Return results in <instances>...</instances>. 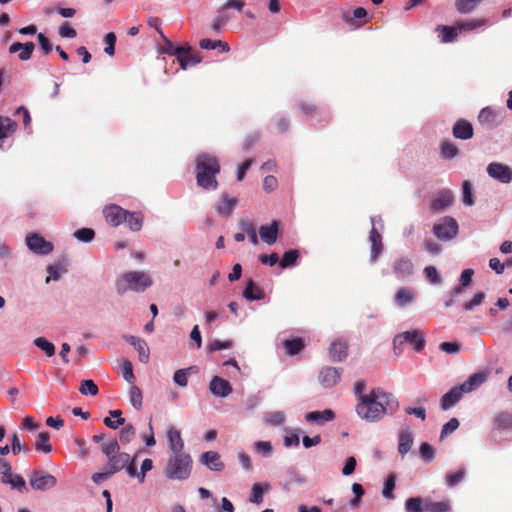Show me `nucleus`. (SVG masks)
Segmentation results:
<instances>
[{
  "instance_id": "1a4fd4ad",
  "label": "nucleus",
  "mask_w": 512,
  "mask_h": 512,
  "mask_svg": "<svg viewBox=\"0 0 512 512\" xmlns=\"http://www.w3.org/2000/svg\"><path fill=\"white\" fill-rule=\"evenodd\" d=\"M26 244L31 251L41 255H47L53 250V244L37 233L28 235Z\"/></svg>"
},
{
  "instance_id": "0e129e2a",
  "label": "nucleus",
  "mask_w": 512,
  "mask_h": 512,
  "mask_svg": "<svg viewBox=\"0 0 512 512\" xmlns=\"http://www.w3.org/2000/svg\"><path fill=\"white\" fill-rule=\"evenodd\" d=\"M264 487L261 483H255L252 487V495L250 501L255 504H260L263 501Z\"/></svg>"
},
{
  "instance_id": "bb28decb",
  "label": "nucleus",
  "mask_w": 512,
  "mask_h": 512,
  "mask_svg": "<svg viewBox=\"0 0 512 512\" xmlns=\"http://www.w3.org/2000/svg\"><path fill=\"white\" fill-rule=\"evenodd\" d=\"M435 32L438 34L442 43H452L458 38V30L455 26L438 25L435 28Z\"/></svg>"
},
{
  "instance_id": "de8ad7c7",
  "label": "nucleus",
  "mask_w": 512,
  "mask_h": 512,
  "mask_svg": "<svg viewBox=\"0 0 512 512\" xmlns=\"http://www.w3.org/2000/svg\"><path fill=\"white\" fill-rule=\"evenodd\" d=\"M34 345L43 350L48 357L55 355V346L44 337H38L33 341Z\"/></svg>"
},
{
  "instance_id": "a19ab883",
  "label": "nucleus",
  "mask_w": 512,
  "mask_h": 512,
  "mask_svg": "<svg viewBox=\"0 0 512 512\" xmlns=\"http://www.w3.org/2000/svg\"><path fill=\"white\" fill-rule=\"evenodd\" d=\"M199 46L201 49L206 50H212L219 47L222 53L228 52L230 50L229 45L221 40L202 39L199 42Z\"/></svg>"
},
{
  "instance_id": "72a5a7b5",
  "label": "nucleus",
  "mask_w": 512,
  "mask_h": 512,
  "mask_svg": "<svg viewBox=\"0 0 512 512\" xmlns=\"http://www.w3.org/2000/svg\"><path fill=\"white\" fill-rule=\"evenodd\" d=\"M413 435L409 430H403L399 434L398 451L402 456H405L412 448Z\"/></svg>"
},
{
  "instance_id": "2f4dec72",
  "label": "nucleus",
  "mask_w": 512,
  "mask_h": 512,
  "mask_svg": "<svg viewBox=\"0 0 512 512\" xmlns=\"http://www.w3.org/2000/svg\"><path fill=\"white\" fill-rule=\"evenodd\" d=\"M347 350L346 341L336 340L331 344L329 353L333 361H342L347 357Z\"/></svg>"
},
{
  "instance_id": "c9c22d12",
  "label": "nucleus",
  "mask_w": 512,
  "mask_h": 512,
  "mask_svg": "<svg viewBox=\"0 0 512 512\" xmlns=\"http://www.w3.org/2000/svg\"><path fill=\"white\" fill-rule=\"evenodd\" d=\"M283 346L288 355H296L304 349L305 344L302 338L296 337L293 339H287L283 342Z\"/></svg>"
},
{
  "instance_id": "4468645a",
  "label": "nucleus",
  "mask_w": 512,
  "mask_h": 512,
  "mask_svg": "<svg viewBox=\"0 0 512 512\" xmlns=\"http://www.w3.org/2000/svg\"><path fill=\"white\" fill-rule=\"evenodd\" d=\"M166 437L171 454L185 452L184 440L179 429L169 426L166 432Z\"/></svg>"
},
{
  "instance_id": "e2e57ef3",
  "label": "nucleus",
  "mask_w": 512,
  "mask_h": 512,
  "mask_svg": "<svg viewBox=\"0 0 512 512\" xmlns=\"http://www.w3.org/2000/svg\"><path fill=\"white\" fill-rule=\"evenodd\" d=\"M459 427V421L457 418H451L444 426L442 427L440 440H443L449 434L453 433Z\"/></svg>"
},
{
  "instance_id": "603ef678",
  "label": "nucleus",
  "mask_w": 512,
  "mask_h": 512,
  "mask_svg": "<svg viewBox=\"0 0 512 512\" xmlns=\"http://www.w3.org/2000/svg\"><path fill=\"white\" fill-rule=\"evenodd\" d=\"M396 302L400 306L409 304L413 299V292L408 288H401L395 296Z\"/></svg>"
},
{
  "instance_id": "c03bdc74",
  "label": "nucleus",
  "mask_w": 512,
  "mask_h": 512,
  "mask_svg": "<svg viewBox=\"0 0 512 512\" xmlns=\"http://www.w3.org/2000/svg\"><path fill=\"white\" fill-rule=\"evenodd\" d=\"M473 274V269H465L462 271L460 276V286H457L452 290V296L461 293L463 291V287L468 286L471 283Z\"/></svg>"
},
{
  "instance_id": "39448f33",
  "label": "nucleus",
  "mask_w": 512,
  "mask_h": 512,
  "mask_svg": "<svg viewBox=\"0 0 512 512\" xmlns=\"http://www.w3.org/2000/svg\"><path fill=\"white\" fill-rule=\"evenodd\" d=\"M152 285L148 274L141 271H130L121 275L116 281V291L119 295L128 290L142 292Z\"/></svg>"
},
{
  "instance_id": "5fc2aeb1",
  "label": "nucleus",
  "mask_w": 512,
  "mask_h": 512,
  "mask_svg": "<svg viewBox=\"0 0 512 512\" xmlns=\"http://www.w3.org/2000/svg\"><path fill=\"white\" fill-rule=\"evenodd\" d=\"M194 367H189V368H185V369H179L177 370L175 373H174V376H173V380L174 382L181 386V387H185L187 386V383H188V376L190 374V372L193 370Z\"/></svg>"
},
{
  "instance_id": "a18cd8bd",
  "label": "nucleus",
  "mask_w": 512,
  "mask_h": 512,
  "mask_svg": "<svg viewBox=\"0 0 512 512\" xmlns=\"http://www.w3.org/2000/svg\"><path fill=\"white\" fill-rule=\"evenodd\" d=\"M136 436V429L132 424L125 425L119 432V440L122 444L130 443Z\"/></svg>"
},
{
  "instance_id": "f257e3e1",
  "label": "nucleus",
  "mask_w": 512,
  "mask_h": 512,
  "mask_svg": "<svg viewBox=\"0 0 512 512\" xmlns=\"http://www.w3.org/2000/svg\"><path fill=\"white\" fill-rule=\"evenodd\" d=\"M399 408L397 399L381 388L372 389L356 405L357 415L368 422H376L386 414H394Z\"/></svg>"
},
{
  "instance_id": "a211bd4d",
  "label": "nucleus",
  "mask_w": 512,
  "mask_h": 512,
  "mask_svg": "<svg viewBox=\"0 0 512 512\" xmlns=\"http://www.w3.org/2000/svg\"><path fill=\"white\" fill-rule=\"evenodd\" d=\"M153 462L151 459L146 458L142 461L140 472H137L136 468V457L132 458V463L128 466L127 474L130 477H136L140 483L145 481L146 473L152 470Z\"/></svg>"
},
{
  "instance_id": "49530a36",
  "label": "nucleus",
  "mask_w": 512,
  "mask_h": 512,
  "mask_svg": "<svg viewBox=\"0 0 512 512\" xmlns=\"http://www.w3.org/2000/svg\"><path fill=\"white\" fill-rule=\"evenodd\" d=\"M486 24L485 19H472L469 21H462L456 24L458 31H470L482 27Z\"/></svg>"
},
{
  "instance_id": "a878e982",
  "label": "nucleus",
  "mask_w": 512,
  "mask_h": 512,
  "mask_svg": "<svg viewBox=\"0 0 512 512\" xmlns=\"http://www.w3.org/2000/svg\"><path fill=\"white\" fill-rule=\"evenodd\" d=\"M279 225L277 221H272L270 225H263L259 228V234L266 244L273 245L277 241Z\"/></svg>"
},
{
  "instance_id": "ea45409f",
  "label": "nucleus",
  "mask_w": 512,
  "mask_h": 512,
  "mask_svg": "<svg viewBox=\"0 0 512 512\" xmlns=\"http://www.w3.org/2000/svg\"><path fill=\"white\" fill-rule=\"evenodd\" d=\"M426 512H448L450 510V502L448 500L434 502L431 499H425Z\"/></svg>"
},
{
  "instance_id": "09e8293b",
  "label": "nucleus",
  "mask_w": 512,
  "mask_h": 512,
  "mask_svg": "<svg viewBox=\"0 0 512 512\" xmlns=\"http://www.w3.org/2000/svg\"><path fill=\"white\" fill-rule=\"evenodd\" d=\"M130 403L136 409L140 410L143 403L142 391L137 386H132L129 391Z\"/></svg>"
},
{
  "instance_id": "13d9d810",
  "label": "nucleus",
  "mask_w": 512,
  "mask_h": 512,
  "mask_svg": "<svg viewBox=\"0 0 512 512\" xmlns=\"http://www.w3.org/2000/svg\"><path fill=\"white\" fill-rule=\"evenodd\" d=\"M79 391L83 395L95 396V395H97L99 390H98L97 385L94 383V381L89 379V380H84L81 382Z\"/></svg>"
},
{
  "instance_id": "b1692460",
  "label": "nucleus",
  "mask_w": 512,
  "mask_h": 512,
  "mask_svg": "<svg viewBox=\"0 0 512 512\" xmlns=\"http://www.w3.org/2000/svg\"><path fill=\"white\" fill-rule=\"evenodd\" d=\"M34 49H35V45L33 42H26V43L15 42L10 45L9 52L11 54L19 52L18 58L21 61H27L31 58Z\"/></svg>"
},
{
  "instance_id": "4be33fe9",
  "label": "nucleus",
  "mask_w": 512,
  "mask_h": 512,
  "mask_svg": "<svg viewBox=\"0 0 512 512\" xmlns=\"http://www.w3.org/2000/svg\"><path fill=\"white\" fill-rule=\"evenodd\" d=\"M452 134L455 138L461 140H468L473 137L474 131L472 124L465 120L459 119L455 122L452 128Z\"/></svg>"
},
{
  "instance_id": "cd10ccee",
  "label": "nucleus",
  "mask_w": 512,
  "mask_h": 512,
  "mask_svg": "<svg viewBox=\"0 0 512 512\" xmlns=\"http://www.w3.org/2000/svg\"><path fill=\"white\" fill-rule=\"evenodd\" d=\"M243 297L248 301L262 300L265 297V292L250 279L243 290Z\"/></svg>"
},
{
  "instance_id": "6e6d98bb",
  "label": "nucleus",
  "mask_w": 512,
  "mask_h": 512,
  "mask_svg": "<svg viewBox=\"0 0 512 512\" xmlns=\"http://www.w3.org/2000/svg\"><path fill=\"white\" fill-rule=\"evenodd\" d=\"M285 418V414L281 411L270 412L265 415V421L271 426L283 425Z\"/></svg>"
},
{
  "instance_id": "7ed1b4c3",
  "label": "nucleus",
  "mask_w": 512,
  "mask_h": 512,
  "mask_svg": "<svg viewBox=\"0 0 512 512\" xmlns=\"http://www.w3.org/2000/svg\"><path fill=\"white\" fill-rule=\"evenodd\" d=\"M101 452L107 457L108 469L117 473L123 469H128L132 463V458L128 453L120 451V445L117 440L109 439L100 444Z\"/></svg>"
},
{
  "instance_id": "79ce46f5",
  "label": "nucleus",
  "mask_w": 512,
  "mask_h": 512,
  "mask_svg": "<svg viewBox=\"0 0 512 512\" xmlns=\"http://www.w3.org/2000/svg\"><path fill=\"white\" fill-rule=\"evenodd\" d=\"M483 0H456L455 7L460 14H468L476 9Z\"/></svg>"
},
{
  "instance_id": "412c9836",
  "label": "nucleus",
  "mask_w": 512,
  "mask_h": 512,
  "mask_svg": "<svg viewBox=\"0 0 512 512\" xmlns=\"http://www.w3.org/2000/svg\"><path fill=\"white\" fill-rule=\"evenodd\" d=\"M341 372L334 367H325L320 371L319 382L325 388H331L337 384L340 379Z\"/></svg>"
},
{
  "instance_id": "338daca9",
  "label": "nucleus",
  "mask_w": 512,
  "mask_h": 512,
  "mask_svg": "<svg viewBox=\"0 0 512 512\" xmlns=\"http://www.w3.org/2000/svg\"><path fill=\"white\" fill-rule=\"evenodd\" d=\"M122 375L124 379L130 384H132L135 381L133 366L129 360H123L122 362Z\"/></svg>"
},
{
  "instance_id": "5701e85b",
  "label": "nucleus",
  "mask_w": 512,
  "mask_h": 512,
  "mask_svg": "<svg viewBox=\"0 0 512 512\" xmlns=\"http://www.w3.org/2000/svg\"><path fill=\"white\" fill-rule=\"evenodd\" d=\"M200 462L212 471H222L224 469V463L221 461L219 453L215 451L203 453L200 457Z\"/></svg>"
},
{
  "instance_id": "aec40b11",
  "label": "nucleus",
  "mask_w": 512,
  "mask_h": 512,
  "mask_svg": "<svg viewBox=\"0 0 512 512\" xmlns=\"http://www.w3.org/2000/svg\"><path fill=\"white\" fill-rule=\"evenodd\" d=\"M392 269L398 278H405L413 274L414 265L411 259L400 257L393 262Z\"/></svg>"
},
{
  "instance_id": "423d86ee",
  "label": "nucleus",
  "mask_w": 512,
  "mask_h": 512,
  "mask_svg": "<svg viewBox=\"0 0 512 512\" xmlns=\"http://www.w3.org/2000/svg\"><path fill=\"white\" fill-rule=\"evenodd\" d=\"M434 235L441 241H449L454 239L458 234V223L450 217H443L438 223L433 226Z\"/></svg>"
},
{
  "instance_id": "2eb2a0df",
  "label": "nucleus",
  "mask_w": 512,
  "mask_h": 512,
  "mask_svg": "<svg viewBox=\"0 0 512 512\" xmlns=\"http://www.w3.org/2000/svg\"><path fill=\"white\" fill-rule=\"evenodd\" d=\"M183 51L176 58L181 69L186 70L188 67L195 66L201 62V57L198 54L192 53V47L189 43L183 44Z\"/></svg>"
},
{
  "instance_id": "f8f14e48",
  "label": "nucleus",
  "mask_w": 512,
  "mask_h": 512,
  "mask_svg": "<svg viewBox=\"0 0 512 512\" xmlns=\"http://www.w3.org/2000/svg\"><path fill=\"white\" fill-rule=\"evenodd\" d=\"M103 215L108 224L117 227L124 222L127 210L116 204H111L103 209Z\"/></svg>"
},
{
  "instance_id": "e433bc0d",
  "label": "nucleus",
  "mask_w": 512,
  "mask_h": 512,
  "mask_svg": "<svg viewBox=\"0 0 512 512\" xmlns=\"http://www.w3.org/2000/svg\"><path fill=\"white\" fill-rule=\"evenodd\" d=\"M50 434L48 431H42L38 434L37 440L35 442V449L37 451L48 454L52 451V446L50 444Z\"/></svg>"
},
{
  "instance_id": "c85d7f7f",
  "label": "nucleus",
  "mask_w": 512,
  "mask_h": 512,
  "mask_svg": "<svg viewBox=\"0 0 512 512\" xmlns=\"http://www.w3.org/2000/svg\"><path fill=\"white\" fill-rule=\"evenodd\" d=\"M306 421L315 424H322L323 422H329L335 419V413L326 409L324 411H312L305 415Z\"/></svg>"
},
{
  "instance_id": "58836bf2",
  "label": "nucleus",
  "mask_w": 512,
  "mask_h": 512,
  "mask_svg": "<svg viewBox=\"0 0 512 512\" xmlns=\"http://www.w3.org/2000/svg\"><path fill=\"white\" fill-rule=\"evenodd\" d=\"M2 483L9 484L13 489H17L19 492H27V486L22 476L12 473V476L2 478Z\"/></svg>"
},
{
  "instance_id": "393cba45",
  "label": "nucleus",
  "mask_w": 512,
  "mask_h": 512,
  "mask_svg": "<svg viewBox=\"0 0 512 512\" xmlns=\"http://www.w3.org/2000/svg\"><path fill=\"white\" fill-rule=\"evenodd\" d=\"M465 392L462 391L461 386H456L450 389L447 393H445L441 398V408L443 410H448L462 398Z\"/></svg>"
},
{
  "instance_id": "680f3d73",
  "label": "nucleus",
  "mask_w": 512,
  "mask_h": 512,
  "mask_svg": "<svg viewBox=\"0 0 512 512\" xmlns=\"http://www.w3.org/2000/svg\"><path fill=\"white\" fill-rule=\"evenodd\" d=\"M462 194H463V203L466 206H472L474 204L472 187H471V183L467 180H465L462 183Z\"/></svg>"
},
{
  "instance_id": "bf43d9fd",
  "label": "nucleus",
  "mask_w": 512,
  "mask_h": 512,
  "mask_svg": "<svg viewBox=\"0 0 512 512\" xmlns=\"http://www.w3.org/2000/svg\"><path fill=\"white\" fill-rule=\"evenodd\" d=\"M486 295L484 292L479 291L475 293L473 298L463 304V308L467 311L473 310L476 306H479L483 303Z\"/></svg>"
},
{
  "instance_id": "774afa93",
  "label": "nucleus",
  "mask_w": 512,
  "mask_h": 512,
  "mask_svg": "<svg viewBox=\"0 0 512 512\" xmlns=\"http://www.w3.org/2000/svg\"><path fill=\"white\" fill-rule=\"evenodd\" d=\"M419 452H420L421 457L428 463L431 462L435 458L434 449L432 448V446L430 444H428L426 442H424L420 445Z\"/></svg>"
},
{
  "instance_id": "4d7b16f0",
  "label": "nucleus",
  "mask_w": 512,
  "mask_h": 512,
  "mask_svg": "<svg viewBox=\"0 0 512 512\" xmlns=\"http://www.w3.org/2000/svg\"><path fill=\"white\" fill-rule=\"evenodd\" d=\"M162 38L165 40V44L162 46V52L167 55H173L177 58L179 53L184 52L183 51V45L175 46L170 40H168L164 35Z\"/></svg>"
},
{
  "instance_id": "20e7f679",
  "label": "nucleus",
  "mask_w": 512,
  "mask_h": 512,
  "mask_svg": "<svg viewBox=\"0 0 512 512\" xmlns=\"http://www.w3.org/2000/svg\"><path fill=\"white\" fill-rule=\"evenodd\" d=\"M192 463V458L188 453H173L167 461L165 475L169 479L185 480L190 476Z\"/></svg>"
},
{
  "instance_id": "37998d69",
  "label": "nucleus",
  "mask_w": 512,
  "mask_h": 512,
  "mask_svg": "<svg viewBox=\"0 0 512 512\" xmlns=\"http://www.w3.org/2000/svg\"><path fill=\"white\" fill-rule=\"evenodd\" d=\"M425 499L421 497H411L405 502L406 512H424L425 511Z\"/></svg>"
},
{
  "instance_id": "864d4df0",
  "label": "nucleus",
  "mask_w": 512,
  "mask_h": 512,
  "mask_svg": "<svg viewBox=\"0 0 512 512\" xmlns=\"http://www.w3.org/2000/svg\"><path fill=\"white\" fill-rule=\"evenodd\" d=\"M464 476H465V469L463 467H461L457 471L448 473L446 475V484L449 487H454L464 479Z\"/></svg>"
},
{
  "instance_id": "dca6fc26",
  "label": "nucleus",
  "mask_w": 512,
  "mask_h": 512,
  "mask_svg": "<svg viewBox=\"0 0 512 512\" xmlns=\"http://www.w3.org/2000/svg\"><path fill=\"white\" fill-rule=\"evenodd\" d=\"M238 200L235 197H230L228 194L223 193L220 199L216 203V212L223 217H229L235 207L237 206Z\"/></svg>"
},
{
  "instance_id": "f3484780",
  "label": "nucleus",
  "mask_w": 512,
  "mask_h": 512,
  "mask_svg": "<svg viewBox=\"0 0 512 512\" xmlns=\"http://www.w3.org/2000/svg\"><path fill=\"white\" fill-rule=\"evenodd\" d=\"M209 389L211 393L217 397H227L232 393V386L231 384L218 376H214L209 384Z\"/></svg>"
},
{
  "instance_id": "f03ea898",
  "label": "nucleus",
  "mask_w": 512,
  "mask_h": 512,
  "mask_svg": "<svg viewBox=\"0 0 512 512\" xmlns=\"http://www.w3.org/2000/svg\"><path fill=\"white\" fill-rule=\"evenodd\" d=\"M220 172L218 159L211 154L202 153L196 158V181L198 186L205 190L218 188L217 174Z\"/></svg>"
},
{
  "instance_id": "6ab92c4d",
  "label": "nucleus",
  "mask_w": 512,
  "mask_h": 512,
  "mask_svg": "<svg viewBox=\"0 0 512 512\" xmlns=\"http://www.w3.org/2000/svg\"><path fill=\"white\" fill-rule=\"evenodd\" d=\"M478 121L482 126L487 129H493L497 127L501 122V117L493 109L486 107L483 108L478 116Z\"/></svg>"
},
{
  "instance_id": "69168bd1",
  "label": "nucleus",
  "mask_w": 512,
  "mask_h": 512,
  "mask_svg": "<svg viewBox=\"0 0 512 512\" xmlns=\"http://www.w3.org/2000/svg\"><path fill=\"white\" fill-rule=\"evenodd\" d=\"M104 43L106 44L105 53L113 56L115 54L116 35L113 32L107 33L104 37Z\"/></svg>"
},
{
  "instance_id": "473e14b6",
  "label": "nucleus",
  "mask_w": 512,
  "mask_h": 512,
  "mask_svg": "<svg viewBox=\"0 0 512 512\" xmlns=\"http://www.w3.org/2000/svg\"><path fill=\"white\" fill-rule=\"evenodd\" d=\"M144 216L141 212H130L127 210V216L123 223H126L128 228L133 232H138L142 229Z\"/></svg>"
},
{
  "instance_id": "f704fd0d",
  "label": "nucleus",
  "mask_w": 512,
  "mask_h": 512,
  "mask_svg": "<svg viewBox=\"0 0 512 512\" xmlns=\"http://www.w3.org/2000/svg\"><path fill=\"white\" fill-rule=\"evenodd\" d=\"M494 425L498 430H512V414L509 412H501L494 418Z\"/></svg>"
},
{
  "instance_id": "3c124183",
  "label": "nucleus",
  "mask_w": 512,
  "mask_h": 512,
  "mask_svg": "<svg viewBox=\"0 0 512 512\" xmlns=\"http://www.w3.org/2000/svg\"><path fill=\"white\" fill-rule=\"evenodd\" d=\"M298 257H299V252L296 249H291V250L285 252L280 261V267L287 268V267L294 265L297 262Z\"/></svg>"
},
{
  "instance_id": "c756f323",
  "label": "nucleus",
  "mask_w": 512,
  "mask_h": 512,
  "mask_svg": "<svg viewBox=\"0 0 512 512\" xmlns=\"http://www.w3.org/2000/svg\"><path fill=\"white\" fill-rule=\"evenodd\" d=\"M487 379V376L483 372L475 373L469 376V378L461 384L462 391L465 393H469L476 388H478L480 385H482Z\"/></svg>"
},
{
  "instance_id": "4c0bfd02",
  "label": "nucleus",
  "mask_w": 512,
  "mask_h": 512,
  "mask_svg": "<svg viewBox=\"0 0 512 512\" xmlns=\"http://www.w3.org/2000/svg\"><path fill=\"white\" fill-rule=\"evenodd\" d=\"M459 149L458 147L449 141H443L440 144V156L445 160H451L458 156Z\"/></svg>"
},
{
  "instance_id": "9b49d317",
  "label": "nucleus",
  "mask_w": 512,
  "mask_h": 512,
  "mask_svg": "<svg viewBox=\"0 0 512 512\" xmlns=\"http://www.w3.org/2000/svg\"><path fill=\"white\" fill-rule=\"evenodd\" d=\"M487 173L490 177L501 183H510L512 181V170L509 166L502 163H490L487 167Z\"/></svg>"
},
{
  "instance_id": "7c9ffc66",
  "label": "nucleus",
  "mask_w": 512,
  "mask_h": 512,
  "mask_svg": "<svg viewBox=\"0 0 512 512\" xmlns=\"http://www.w3.org/2000/svg\"><path fill=\"white\" fill-rule=\"evenodd\" d=\"M369 240L371 242L370 258L372 261H375L382 251V237L374 226L370 230Z\"/></svg>"
},
{
  "instance_id": "9d476101",
  "label": "nucleus",
  "mask_w": 512,
  "mask_h": 512,
  "mask_svg": "<svg viewBox=\"0 0 512 512\" xmlns=\"http://www.w3.org/2000/svg\"><path fill=\"white\" fill-rule=\"evenodd\" d=\"M453 203V195L449 190L440 191L430 202V212L439 214L450 207Z\"/></svg>"
},
{
  "instance_id": "8fccbe9b",
  "label": "nucleus",
  "mask_w": 512,
  "mask_h": 512,
  "mask_svg": "<svg viewBox=\"0 0 512 512\" xmlns=\"http://www.w3.org/2000/svg\"><path fill=\"white\" fill-rule=\"evenodd\" d=\"M395 484H396V475L390 474L384 481V487L382 490V495L384 498H387V499L394 498L393 491L395 489Z\"/></svg>"
},
{
  "instance_id": "0eeeda50",
  "label": "nucleus",
  "mask_w": 512,
  "mask_h": 512,
  "mask_svg": "<svg viewBox=\"0 0 512 512\" xmlns=\"http://www.w3.org/2000/svg\"><path fill=\"white\" fill-rule=\"evenodd\" d=\"M405 343H409L410 345H412L414 347V349L417 352H420L425 347L426 341L420 331H418V330L406 331V332L400 333L395 336V338L393 340L394 349L401 350V347Z\"/></svg>"
},
{
  "instance_id": "052dcab7",
  "label": "nucleus",
  "mask_w": 512,
  "mask_h": 512,
  "mask_svg": "<svg viewBox=\"0 0 512 512\" xmlns=\"http://www.w3.org/2000/svg\"><path fill=\"white\" fill-rule=\"evenodd\" d=\"M74 236L81 242H90L95 237V232L91 228H81L74 232Z\"/></svg>"
},
{
  "instance_id": "ddd939ff",
  "label": "nucleus",
  "mask_w": 512,
  "mask_h": 512,
  "mask_svg": "<svg viewBox=\"0 0 512 512\" xmlns=\"http://www.w3.org/2000/svg\"><path fill=\"white\" fill-rule=\"evenodd\" d=\"M122 338L132 345L134 349L138 353V359L142 363H147L150 359V349L148 347L147 342L140 338L133 335H123Z\"/></svg>"
},
{
  "instance_id": "6e6552de",
  "label": "nucleus",
  "mask_w": 512,
  "mask_h": 512,
  "mask_svg": "<svg viewBox=\"0 0 512 512\" xmlns=\"http://www.w3.org/2000/svg\"><path fill=\"white\" fill-rule=\"evenodd\" d=\"M29 484L34 490L44 491L55 487L57 479L43 470H34L29 476Z\"/></svg>"
}]
</instances>
